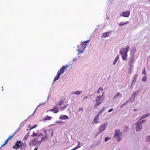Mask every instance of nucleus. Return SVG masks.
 Listing matches in <instances>:
<instances>
[{"mask_svg": "<svg viewBox=\"0 0 150 150\" xmlns=\"http://www.w3.org/2000/svg\"><path fill=\"white\" fill-rule=\"evenodd\" d=\"M129 48V46L127 45L125 47L120 49V53L121 54L122 59L124 60H126L127 59V53Z\"/></svg>", "mask_w": 150, "mask_h": 150, "instance_id": "obj_1", "label": "nucleus"}, {"mask_svg": "<svg viewBox=\"0 0 150 150\" xmlns=\"http://www.w3.org/2000/svg\"><path fill=\"white\" fill-rule=\"evenodd\" d=\"M40 137L37 136L31 140L29 143L30 145L39 146L41 143V141L39 140Z\"/></svg>", "mask_w": 150, "mask_h": 150, "instance_id": "obj_2", "label": "nucleus"}, {"mask_svg": "<svg viewBox=\"0 0 150 150\" xmlns=\"http://www.w3.org/2000/svg\"><path fill=\"white\" fill-rule=\"evenodd\" d=\"M89 41V40L85 41L82 42V43L79 45V46L81 47V49H79L78 50L79 53H81L83 52L86 48V45Z\"/></svg>", "mask_w": 150, "mask_h": 150, "instance_id": "obj_3", "label": "nucleus"}, {"mask_svg": "<svg viewBox=\"0 0 150 150\" xmlns=\"http://www.w3.org/2000/svg\"><path fill=\"white\" fill-rule=\"evenodd\" d=\"M26 147V144L25 143L23 144L21 141H17L15 143V145L13 146V148L17 149L18 148L21 147L23 146Z\"/></svg>", "mask_w": 150, "mask_h": 150, "instance_id": "obj_4", "label": "nucleus"}, {"mask_svg": "<svg viewBox=\"0 0 150 150\" xmlns=\"http://www.w3.org/2000/svg\"><path fill=\"white\" fill-rule=\"evenodd\" d=\"M122 135V133L120 132L118 129H116L115 130V133L114 137L117 139L118 142L120 141L121 140V137Z\"/></svg>", "mask_w": 150, "mask_h": 150, "instance_id": "obj_5", "label": "nucleus"}, {"mask_svg": "<svg viewBox=\"0 0 150 150\" xmlns=\"http://www.w3.org/2000/svg\"><path fill=\"white\" fill-rule=\"evenodd\" d=\"M44 132V133L46 134L48 137H49L51 138L53 135V131L52 129L48 130L47 131L46 130H45Z\"/></svg>", "mask_w": 150, "mask_h": 150, "instance_id": "obj_6", "label": "nucleus"}, {"mask_svg": "<svg viewBox=\"0 0 150 150\" xmlns=\"http://www.w3.org/2000/svg\"><path fill=\"white\" fill-rule=\"evenodd\" d=\"M69 66V65H66V66H63L60 69V70L58 71V72H59V74H61V75L67 70V68Z\"/></svg>", "mask_w": 150, "mask_h": 150, "instance_id": "obj_7", "label": "nucleus"}, {"mask_svg": "<svg viewBox=\"0 0 150 150\" xmlns=\"http://www.w3.org/2000/svg\"><path fill=\"white\" fill-rule=\"evenodd\" d=\"M102 96H99L96 97V103L94 105L95 107H96L97 106L100 105L101 103V102L99 101V100L102 97Z\"/></svg>", "mask_w": 150, "mask_h": 150, "instance_id": "obj_8", "label": "nucleus"}, {"mask_svg": "<svg viewBox=\"0 0 150 150\" xmlns=\"http://www.w3.org/2000/svg\"><path fill=\"white\" fill-rule=\"evenodd\" d=\"M140 120H139L137 123L136 126V130L137 132L139 131L142 128V124L141 123H140Z\"/></svg>", "mask_w": 150, "mask_h": 150, "instance_id": "obj_9", "label": "nucleus"}, {"mask_svg": "<svg viewBox=\"0 0 150 150\" xmlns=\"http://www.w3.org/2000/svg\"><path fill=\"white\" fill-rule=\"evenodd\" d=\"M130 15V12L129 11H126L122 12L120 15V16L125 17H128Z\"/></svg>", "mask_w": 150, "mask_h": 150, "instance_id": "obj_10", "label": "nucleus"}, {"mask_svg": "<svg viewBox=\"0 0 150 150\" xmlns=\"http://www.w3.org/2000/svg\"><path fill=\"white\" fill-rule=\"evenodd\" d=\"M108 123H105L104 124H103L100 127L99 130V133L105 130V129L106 127L107 126Z\"/></svg>", "mask_w": 150, "mask_h": 150, "instance_id": "obj_11", "label": "nucleus"}, {"mask_svg": "<svg viewBox=\"0 0 150 150\" xmlns=\"http://www.w3.org/2000/svg\"><path fill=\"white\" fill-rule=\"evenodd\" d=\"M48 111H50L53 112L54 113H56L58 112L59 111V110L57 108V107L55 106V107H54L52 109L48 110L47 111V112Z\"/></svg>", "mask_w": 150, "mask_h": 150, "instance_id": "obj_12", "label": "nucleus"}, {"mask_svg": "<svg viewBox=\"0 0 150 150\" xmlns=\"http://www.w3.org/2000/svg\"><path fill=\"white\" fill-rule=\"evenodd\" d=\"M111 31H108L103 33L102 37L103 38H105L109 35V34L111 33Z\"/></svg>", "mask_w": 150, "mask_h": 150, "instance_id": "obj_13", "label": "nucleus"}, {"mask_svg": "<svg viewBox=\"0 0 150 150\" xmlns=\"http://www.w3.org/2000/svg\"><path fill=\"white\" fill-rule=\"evenodd\" d=\"M61 75V74H59V72H57V74L54 79L53 82L59 79Z\"/></svg>", "mask_w": 150, "mask_h": 150, "instance_id": "obj_14", "label": "nucleus"}, {"mask_svg": "<svg viewBox=\"0 0 150 150\" xmlns=\"http://www.w3.org/2000/svg\"><path fill=\"white\" fill-rule=\"evenodd\" d=\"M98 117H98V116H96L94 119L92 124H94V123L97 124L99 122V121H98Z\"/></svg>", "mask_w": 150, "mask_h": 150, "instance_id": "obj_15", "label": "nucleus"}, {"mask_svg": "<svg viewBox=\"0 0 150 150\" xmlns=\"http://www.w3.org/2000/svg\"><path fill=\"white\" fill-rule=\"evenodd\" d=\"M69 118V117L67 115H62L59 117V119L61 120H66Z\"/></svg>", "mask_w": 150, "mask_h": 150, "instance_id": "obj_16", "label": "nucleus"}, {"mask_svg": "<svg viewBox=\"0 0 150 150\" xmlns=\"http://www.w3.org/2000/svg\"><path fill=\"white\" fill-rule=\"evenodd\" d=\"M64 100L65 99L64 98L61 99L59 101L58 105H62L64 103Z\"/></svg>", "mask_w": 150, "mask_h": 150, "instance_id": "obj_17", "label": "nucleus"}, {"mask_svg": "<svg viewBox=\"0 0 150 150\" xmlns=\"http://www.w3.org/2000/svg\"><path fill=\"white\" fill-rule=\"evenodd\" d=\"M48 138V137L46 134H45L43 136V137L41 138V139H40V140L42 142V141H44L45 139H47Z\"/></svg>", "mask_w": 150, "mask_h": 150, "instance_id": "obj_18", "label": "nucleus"}, {"mask_svg": "<svg viewBox=\"0 0 150 150\" xmlns=\"http://www.w3.org/2000/svg\"><path fill=\"white\" fill-rule=\"evenodd\" d=\"M137 75H138L137 74H135L134 75V76L133 78V80H132V84L133 83H134L136 81L137 78Z\"/></svg>", "mask_w": 150, "mask_h": 150, "instance_id": "obj_19", "label": "nucleus"}, {"mask_svg": "<svg viewBox=\"0 0 150 150\" xmlns=\"http://www.w3.org/2000/svg\"><path fill=\"white\" fill-rule=\"evenodd\" d=\"M129 23L128 21H127L126 22H121L119 24L120 26H122L123 25H125Z\"/></svg>", "mask_w": 150, "mask_h": 150, "instance_id": "obj_20", "label": "nucleus"}, {"mask_svg": "<svg viewBox=\"0 0 150 150\" xmlns=\"http://www.w3.org/2000/svg\"><path fill=\"white\" fill-rule=\"evenodd\" d=\"M19 130V129H17V130H16L15 132L12 134L11 136L10 135L8 137V138L7 139L8 140L11 139L13 137V136Z\"/></svg>", "mask_w": 150, "mask_h": 150, "instance_id": "obj_21", "label": "nucleus"}, {"mask_svg": "<svg viewBox=\"0 0 150 150\" xmlns=\"http://www.w3.org/2000/svg\"><path fill=\"white\" fill-rule=\"evenodd\" d=\"M52 119V117L48 116H47L46 117L43 119L44 120H50Z\"/></svg>", "mask_w": 150, "mask_h": 150, "instance_id": "obj_22", "label": "nucleus"}, {"mask_svg": "<svg viewBox=\"0 0 150 150\" xmlns=\"http://www.w3.org/2000/svg\"><path fill=\"white\" fill-rule=\"evenodd\" d=\"M122 96V95H121V94H120L119 93H117L115 94L114 97V99H115V98H116V97L117 96Z\"/></svg>", "mask_w": 150, "mask_h": 150, "instance_id": "obj_23", "label": "nucleus"}, {"mask_svg": "<svg viewBox=\"0 0 150 150\" xmlns=\"http://www.w3.org/2000/svg\"><path fill=\"white\" fill-rule=\"evenodd\" d=\"M149 116V113H148L146 115H143L142 117L140 119V120H141V119H142L146 117H148Z\"/></svg>", "mask_w": 150, "mask_h": 150, "instance_id": "obj_24", "label": "nucleus"}, {"mask_svg": "<svg viewBox=\"0 0 150 150\" xmlns=\"http://www.w3.org/2000/svg\"><path fill=\"white\" fill-rule=\"evenodd\" d=\"M29 136V134H27L23 138V141H25L26 140Z\"/></svg>", "mask_w": 150, "mask_h": 150, "instance_id": "obj_25", "label": "nucleus"}, {"mask_svg": "<svg viewBox=\"0 0 150 150\" xmlns=\"http://www.w3.org/2000/svg\"><path fill=\"white\" fill-rule=\"evenodd\" d=\"M82 145V144H78L77 146L75 147V149H78L80 148Z\"/></svg>", "mask_w": 150, "mask_h": 150, "instance_id": "obj_26", "label": "nucleus"}, {"mask_svg": "<svg viewBox=\"0 0 150 150\" xmlns=\"http://www.w3.org/2000/svg\"><path fill=\"white\" fill-rule=\"evenodd\" d=\"M146 142H149L150 141V136L147 137L146 139Z\"/></svg>", "mask_w": 150, "mask_h": 150, "instance_id": "obj_27", "label": "nucleus"}, {"mask_svg": "<svg viewBox=\"0 0 150 150\" xmlns=\"http://www.w3.org/2000/svg\"><path fill=\"white\" fill-rule=\"evenodd\" d=\"M133 59H131L129 62V64L131 66L132 64V63L133 62Z\"/></svg>", "mask_w": 150, "mask_h": 150, "instance_id": "obj_28", "label": "nucleus"}, {"mask_svg": "<svg viewBox=\"0 0 150 150\" xmlns=\"http://www.w3.org/2000/svg\"><path fill=\"white\" fill-rule=\"evenodd\" d=\"M81 93V92L80 91H77L76 92H74V93L75 94L79 95Z\"/></svg>", "mask_w": 150, "mask_h": 150, "instance_id": "obj_29", "label": "nucleus"}, {"mask_svg": "<svg viewBox=\"0 0 150 150\" xmlns=\"http://www.w3.org/2000/svg\"><path fill=\"white\" fill-rule=\"evenodd\" d=\"M37 134L35 132H33V134L31 135V136L33 137H37Z\"/></svg>", "mask_w": 150, "mask_h": 150, "instance_id": "obj_30", "label": "nucleus"}, {"mask_svg": "<svg viewBox=\"0 0 150 150\" xmlns=\"http://www.w3.org/2000/svg\"><path fill=\"white\" fill-rule=\"evenodd\" d=\"M67 105H66L64 106H61L60 107V110H63L66 108L67 107Z\"/></svg>", "mask_w": 150, "mask_h": 150, "instance_id": "obj_31", "label": "nucleus"}, {"mask_svg": "<svg viewBox=\"0 0 150 150\" xmlns=\"http://www.w3.org/2000/svg\"><path fill=\"white\" fill-rule=\"evenodd\" d=\"M37 126V125H34L32 127H31L30 129V130H31L32 129H34Z\"/></svg>", "mask_w": 150, "mask_h": 150, "instance_id": "obj_32", "label": "nucleus"}, {"mask_svg": "<svg viewBox=\"0 0 150 150\" xmlns=\"http://www.w3.org/2000/svg\"><path fill=\"white\" fill-rule=\"evenodd\" d=\"M8 140L7 139L6 140L5 142V143L4 144H2L1 145V147L4 146L6 145V144L8 143Z\"/></svg>", "mask_w": 150, "mask_h": 150, "instance_id": "obj_33", "label": "nucleus"}, {"mask_svg": "<svg viewBox=\"0 0 150 150\" xmlns=\"http://www.w3.org/2000/svg\"><path fill=\"white\" fill-rule=\"evenodd\" d=\"M146 76H144L142 78V81H143L145 82L146 81Z\"/></svg>", "mask_w": 150, "mask_h": 150, "instance_id": "obj_34", "label": "nucleus"}, {"mask_svg": "<svg viewBox=\"0 0 150 150\" xmlns=\"http://www.w3.org/2000/svg\"><path fill=\"white\" fill-rule=\"evenodd\" d=\"M142 73L143 74L145 75L146 74V72L145 71V68H144V69L142 71Z\"/></svg>", "mask_w": 150, "mask_h": 150, "instance_id": "obj_35", "label": "nucleus"}, {"mask_svg": "<svg viewBox=\"0 0 150 150\" xmlns=\"http://www.w3.org/2000/svg\"><path fill=\"white\" fill-rule=\"evenodd\" d=\"M119 58V55H117V56L116 57L115 60V61H116L117 62Z\"/></svg>", "mask_w": 150, "mask_h": 150, "instance_id": "obj_36", "label": "nucleus"}, {"mask_svg": "<svg viewBox=\"0 0 150 150\" xmlns=\"http://www.w3.org/2000/svg\"><path fill=\"white\" fill-rule=\"evenodd\" d=\"M111 138H109L108 137H106L105 138V142H107L108 140L109 139H110Z\"/></svg>", "mask_w": 150, "mask_h": 150, "instance_id": "obj_37", "label": "nucleus"}, {"mask_svg": "<svg viewBox=\"0 0 150 150\" xmlns=\"http://www.w3.org/2000/svg\"><path fill=\"white\" fill-rule=\"evenodd\" d=\"M105 109V108L104 107H103V108L102 109L100 110V111L101 113H102L104 111V110Z\"/></svg>", "mask_w": 150, "mask_h": 150, "instance_id": "obj_38", "label": "nucleus"}, {"mask_svg": "<svg viewBox=\"0 0 150 150\" xmlns=\"http://www.w3.org/2000/svg\"><path fill=\"white\" fill-rule=\"evenodd\" d=\"M42 136H43V134L42 133H40V134H39L37 136H38L40 137V138H39V139H41V138H40V137H41Z\"/></svg>", "mask_w": 150, "mask_h": 150, "instance_id": "obj_39", "label": "nucleus"}, {"mask_svg": "<svg viewBox=\"0 0 150 150\" xmlns=\"http://www.w3.org/2000/svg\"><path fill=\"white\" fill-rule=\"evenodd\" d=\"M141 120H140V122H139L140 123H141L142 124L143 123H144V122H146V120H143L142 121V122H141V121H140Z\"/></svg>", "mask_w": 150, "mask_h": 150, "instance_id": "obj_40", "label": "nucleus"}, {"mask_svg": "<svg viewBox=\"0 0 150 150\" xmlns=\"http://www.w3.org/2000/svg\"><path fill=\"white\" fill-rule=\"evenodd\" d=\"M113 110V108L110 109H109L108 110V112H112Z\"/></svg>", "mask_w": 150, "mask_h": 150, "instance_id": "obj_41", "label": "nucleus"}, {"mask_svg": "<svg viewBox=\"0 0 150 150\" xmlns=\"http://www.w3.org/2000/svg\"><path fill=\"white\" fill-rule=\"evenodd\" d=\"M83 108H80L79 109V111H83Z\"/></svg>", "mask_w": 150, "mask_h": 150, "instance_id": "obj_42", "label": "nucleus"}, {"mask_svg": "<svg viewBox=\"0 0 150 150\" xmlns=\"http://www.w3.org/2000/svg\"><path fill=\"white\" fill-rule=\"evenodd\" d=\"M98 90L100 91H103V88H101V87H100L98 89Z\"/></svg>", "mask_w": 150, "mask_h": 150, "instance_id": "obj_43", "label": "nucleus"}, {"mask_svg": "<svg viewBox=\"0 0 150 150\" xmlns=\"http://www.w3.org/2000/svg\"><path fill=\"white\" fill-rule=\"evenodd\" d=\"M101 113L100 112H99L96 116H98V117H99V115H100Z\"/></svg>", "mask_w": 150, "mask_h": 150, "instance_id": "obj_44", "label": "nucleus"}, {"mask_svg": "<svg viewBox=\"0 0 150 150\" xmlns=\"http://www.w3.org/2000/svg\"><path fill=\"white\" fill-rule=\"evenodd\" d=\"M117 62L116 61H115V60H114L113 63V64L114 65H115L116 63V62Z\"/></svg>", "mask_w": 150, "mask_h": 150, "instance_id": "obj_45", "label": "nucleus"}, {"mask_svg": "<svg viewBox=\"0 0 150 150\" xmlns=\"http://www.w3.org/2000/svg\"><path fill=\"white\" fill-rule=\"evenodd\" d=\"M77 142H78V144H81V143H80L79 141H78Z\"/></svg>", "mask_w": 150, "mask_h": 150, "instance_id": "obj_46", "label": "nucleus"}, {"mask_svg": "<svg viewBox=\"0 0 150 150\" xmlns=\"http://www.w3.org/2000/svg\"><path fill=\"white\" fill-rule=\"evenodd\" d=\"M136 92H134V93L132 95L133 96V95H134V96H135V95L136 94Z\"/></svg>", "mask_w": 150, "mask_h": 150, "instance_id": "obj_47", "label": "nucleus"}, {"mask_svg": "<svg viewBox=\"0 0 150 150\" xmlns=\"http://www.w3.org/2000/svg\"><path fill=\"white\" fill-rule=\"evenodd\" d=\"M100 93V90H99L98 89V90L97 91V93Z\"/></svg>", "mask_w": 150, "mask_h": 150, "instance_id": "obj_48", "label": "nucleus"}, {"mask_svg": "<svg viewBox=\"0 0 150 150\" xmlns=\"http://www.w3.org/2000/svg\"><path fill=\"white\" fill-rule=\"evenodd\" d=\"M38 149V147H36L35 148V149H34V150H37Z\"/></svg>", "mask_w": 150, "mask_h": 150, "instance_id": "obj_49", "label": "nucleus"}, {"mask_svg": "<svg viewBox=\"0 0 150 150\" xmlns=\"http://www.w3.org/2000/svg\"><path fill=\"white\" fill-rule=\"evenodd\" d=\"M128 102H126V103H124L123 105H125Z\"/></svg>", "mask_w": 150, "mask_h": 150, "instance_id": "obj_50", "label": "nucleus"}, {"mask_svg": "<svg viewBox=\"0 0 150 150\" xmlns=\"http://www.w3.org/2000/svg\"><path fill=\"white\" fill-rule=\"evenodd\" d=\"M149 1L150 2V0H149Z\"/></svg>", "mask_w": 150, "mask_h": 150, "instance_id": "obj_51", "label": "nucleus"}]
</instances>
